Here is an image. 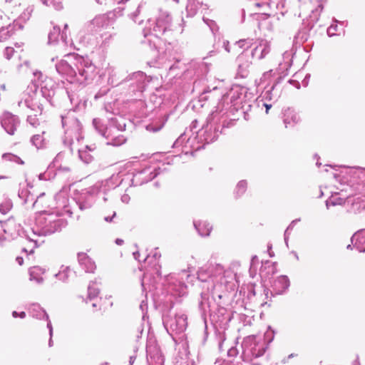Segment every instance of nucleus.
<instances>
[{"mask_svg":"<svg viewBox=\"0 0 365 365\" xmlns=\"http://www.w3.org/2000/svg\"><path fill=\"white\" fill-rule=\"evenodd\" d=\"M70 61L61 60L56 63L57 73L71 83L83 84L92 77L96 66L88 59L82 56H68Z\"/></svg>","mask_w":365,"mask_h":365,"instance_id":"1","label":"nucleus"},{"mask_svg":"<svg viewBox=\"0 0 365 365\" xmlns=\"http://www.w3.org/2000/svg\"><path fill=\"white\" fill-rule=\"evenodd\" d=\"M245 93V88L242 87H235L227 94H225L222 89L214 87L212 90L205 91L201 95L200 99L217 101V106L220 105V109L223 108L225 111L227 110V119L230 120V113L238 109Z\"/></svg>","mask_w":365,"mask_h":365,"instance_id":"2","label":"nucleus"},{"mask_svg":"<svg viewBox=\"0 0 365 365\" xmlns=\"http://www.w3.org/2000/svg\"><path fill=\"white\" fill-rule=\"evenodd\" d=\"M66 221L53 213H42L36 217L34 227L31 228L32 235H26L29 241L34 243V247L29 252H34V248L38 247L37 237L46 236L60 232L62 228L66 226Z\"/></svg>","mask_w":365,"mask_h":365,"instance_id":"3","label":"nucleus"},{"mask_svg":"<svg viewBox=\"0 0 365 365\" xmlns=\"http://www.w3.org/2000/svg\"><path fill=\"white\" fill-rule=\"evenodd\" d=\"M215 110L207 118L206 125H203L200 133L203 132V141L209 144L216 140L222 133V129L235 125L233 119H227V110L220 109V105L215 106Z\"/></svg>","mask_w":365,"mask_h":365,"instance_id":"4","label":"nucleus"},{"mask_svg":"<svg viewBox=\"0 0 365 365\" xmlns=\"http://www.w3.org/2000/svg\"><path fill=\"white\" fill-rule=\"evenodd\" d=\"M171 21L172 19L168 12L160 11L152 31L151 29L148 28L143 30L144 39L141 43L147 44L150 50L158 53L159 37L170 30Z\"/></svg>","mask_w":365,"mask_h":365,"instance_id":"5","label":"nucleus"},{"mask_svg":"<svg viewBox=\"0 0 365 365\" xmlns=\"http://www.w3.org/2000/svg\"><path fill=\"white\" fill-rule=\"evenodd\" d=\"M61 120L64 130L63 142L65 145L71 147L75 142H79L83 139V125L75 110H69L61 114Z\"/></svg>","mask_w":365,"mask_h":365,"instance_id":"6","label":"nucleus"},{"mask_svg":"<svg viewBox=\"0 0 365 365\" xmlns=\"http://www.w3.org/2000/svg\"><path fill=\"white\" fill-rule=\"evenodd\" d=\"M38 93L45 101L51 106H56L66 98L68 90L63 86L56 85L50 80L45 82Z\"/></svg>","mask_w":365,"mask_h":365,"instance_id":"7","label":"nucleus"},{"mask_svg":"<svg viewBox=\"0 0 365 365\" xmlns=\"http://www.w3.org/2000/svg\"><path fill=\"white\" fill-rule=\"evenodd\" d=\"M267 346L264 339L257 340L254 336L247 338L242 344L243 354L251 361L264 355Z\"/></svg>","mask_w":365,"mask_h":365,"instance_id":"8","label":"nucleus"},{"mask_svg":"<svg viewBox=\"0 0 365 365\" xmlns=\"http://www.w3.org/2000/svg\"><path fill=\"white\" fill-rule=\"evenodd\" d=\"M187 318L184 314H176L163 319V324L168 333L173 338L182 334L187 327Z\"/></svg>","mask_w":365,"mask_h":365,"instance_id":"9","label":"nucleus"},{"mask_svg":"<svg viewBox=\"0 0 365 365\" xmlns=\"http://www.w3.org/2000/svg\"><path fill=\"white\" fill-rule=\"evenodd\" d=\"M93 125L97 132L108 140L107 145L120 146L126 142V138L123 135L118 134L116 136H113V127L111 125L106 126L99 118H94Z\"/></svg>","mask_w":365,"mask_h":365,"instance_id":"10","label":"nucleus"},{"mask_svg":"<svg viewBox=\"0 0 365 365\" xmlns=\"http://www.w3.org/2000/svg\"><path fill=\"white\" fill-rule=\"evenodd\" d=\"M187 271L182 270L180 273L172 274L168 277V292L174 296H184L187 292V286L185 284L184 278L189 277Z\"/></svg>","mask_w":365,"mask_h":365,"instance_id":"11","label":"nucleus"},{"mask_svg":"<svg viewBox=\"0 0 365 365\" xmlns=\"http://www.w3.org/2000/svg\"><path fill=\"white\" fill-rule=\"evenodd\" d=\"M146 356L148 365L164 364V356L156 340L153 338H149L147 341Z\"/></svg>","mask_w":365,"mask_h":365,"instance_id":"12","label":"nucleus"},{"mask_svg":"<svg viewBox=\"0 0 365 365\" xmlns=\"http://www.w3.org/2000/svg\"><path fill=\"white\" fill-rule=\"evenodd\" d=\"M126 81L130 83L129 87L132 92L142 93L150 81L143 72L137 71L129 75L126 78Z\"/></svg>","mask_w":365,"mask_h":365,"instance_id":"13","label":"nucleus"},{"mask_svg":"<svg viewBox=\"0 0 365 365\" xmlns=\"http://www.w3.org/2000/svg\"><path fill=\"white\" fill-rule=\"evenodd\" d=\"M0 123L4 130L8 134L13 135L19 127L21 121L19 116L9 111H5L0 117Z\"/></svg>","mask_w":365,"mask_h":365,"instance_id":"14","label":"nucleus"},{"mask_svg":"<svg viewBox=\"0 0 365 365\" xmlns=\"http://www.w3.org/2000/svg\"><path fill=\"white\" fill-rule=\"evenodd\" d=\"M27 96V94H25ZM41 96L38 93L33 92L32 95L25 96L24 99L19 101V107L25 106L26 108L35 111L37 113L41 114L43 109V103L41 102Z\"/></svg>","mask_w":365,"mask_h":365,"instance_id":"15","label":"nucleus"},{"mask_svg":"<svg viewBox=\"0 0 365 365\" xmlns=\"http://www.w3.org/2000/svg\"><path fill=\"white\" fill-rule=\"evenodd\" d=\"M48 43L55 44L60 43L63 46H67L71 44V41L68 38L67 32L61 31V29L58 26H54L53 29L48 34Z\"/></svg>","mask_w":365,"mask_h":365,"instance_id":"16","label":"nucleus"},{"mask_svg":"<svg viewBox=\"0 0 365 365\" xmlns=\"http://www.w3.org/2000/svg\"><path fill=\"white\" fill-rule=\"evenodd\" d=\"M112 15L111 13L101 14L96 16L93 19H92L89 24H88V28L91 31H98L101 29L107 28L109 25H110L113 20L110 16Z\"/></svg>","mask_w":365,"mask_h":365,"instance_id":"17","label":"nucleus"},{"mask_svg":"<svg viewBox=\"0 0 365 365\" xmlns=\"http://www.w3.org/2000/svg\"><path fill=\"white\" fill-rule=\"evenodd\" d=\"M237 70L236 76L238 78H246L249 74V68L252 64L250 56L245 53L242 52L237 58Z\"/></svg>","mask_w":365,"mask_h":365,"instance_id":"18","label":"nucleus"},{"mask_svg":"<svg viewBox=\"0 0 365 365\" xmlns=\"http://www.w3.org/2000/svg\"><path fill=\"white\" fill-rule=\"evenodd\" d=\"M159 174L158 170L151 171L149 168L143 169L133 176V182L135 185H142L154 179Z\"/></svg>","mask_w":365,"mask_h":365,"instance_id":"19","label":"nucleus"},{"mask_svg":"<svg viewBox=\"0 0 365 365\" xmlns=\"http://www.w3.org/2000/svg\"><path fill=\"white\" fill-rule=\"evenodd\" d=\"M187 131L184 132L182 134H181L179 138L174 142L173 147L174 148H178L180 146H182L185 148H190L192 149H194L195 150H200L201 148H203V145H195L194 141L197 136L194 137H187Z\"/></svg>","mask_w":365,"mask_h":365,"instance_id":"20","label":"nucleus"},{"mask_svg":"<svg viewBox=\"0 0 365 365\" xmlns=\"http://www.w3.org/2000/svg\"><path fill=\"white\" fill-rule=\"evenodd\" d=\"M270 43L266 40H261L252 50L251 57L253 59L262 60L270 52Z\"/></svg>","mask_w":365,"mask_h":365,"instance_id":"21","label":"nucleus"},{"mask_svg":"<svg viewBox=\"0 0 365 365\" xmlns=\"http://www.w3.org/2000/svg\"><path fill=\"white\" fill-rule=\"evenodd\" d=\"M282 79V77H279L272 86H267L264 87V91L262 92L261 95L264 100L267 101H276L278 99L279 93L277 91L276 88Z\"/></svg>","mask_w":365,"mask_h":365,"instance_id":"22","label":"nucleus"},{"mask_svg":"<svg viewBox=\"0 0 365 365\" xmlns=\"http://www.w3.org/2000/svg\"><path fill=\"white\" fill-rule=\"evenodd\" d=\"M314 27V22L312 19L304 20L302 26L295 36V38L302 42L307 41L309 36V33Z\"/></svg>","mask_w":365,"mask_h":365,"instance_id":"23","label":"nucleus"},{"mask_svg":"<svg viewBox=\"0 0 365 365\" xmlns=\"http://www.w3.org/2000/svg\"><path fill=\"white\" fill-rule=\"evenodd\" d=\"M354 247L360 252H365V229L356 232L351 238Z\"/></svg>","mask_w":365,"mask_h":365,"instance_id":"24","label":"nucleus"},{"mask_svg":"<svg viewBox=\"0 0 365 365\" xmlns=\"http://www.w3.org/2000/svg\"><path fill=\"white\" fill-rule=\"evenodd\" d=\"M78 259L80 266L86 272L92 273L96 269L95 262L86 253H79Z\"/></svg>","mask_w":365,"mask_h":365,"instance_id":"25","label":"nucleus"},{"mask_svg":"<svg viewBox=\"0 0 365 365\" xmlns=\"http://www.w3.org/2000/svg\"><path fill=\"white\" fill-rule=\"evenodd\" d=\"M299 120L298 115L291 108H287L284 111L283 122L285 127L292 126L296 124Z\"/></svg>","mask_w":365,"mask_h":365,"instance_id":"26","label":"nucleus"},{"mask_svg":"<svg viewBox=\"0 0 365 365\" xmlns=\"http://www.w3.org/2000/svg\"><path fill=\"white\" fill-rule=\"evenodd\" d=\"M105 73L108 75V82L109 84L115 86L120 83L119 72L114 67H108Z\"/></svg>","mask_w":365,"mask_h":365,"instance_id":"27","label":"nucleus"},{"mask_svg":"<svg viewBox=\"0 0 365 365\" xmlns=\"http://www.w3.org/2000/svg\"><path fill=\"white\" fill-rule=\"evenodd\" d=\"M29 313L34 318L46 319L48 322L50 321L48 314L38 304H33L30 308Z\"/></svg>","mask_w":365,"mask_h":365,"instance_id":"28","label":"nucleus"},{"mask_svg":"<svg viewBox=\"0 0 365 365\" xmlns=\"http://www.w3.org/2000/svg\"><path fill=\"white\" fill-rule=\"evenodd\" d=\"M274 287L278 289L277 294H282L289 287V279L287 276L282 275L274 282Z\"/></svg>","mask_w":365,"mask_h":365,"instance_id":"29","label":"nucleus"},{"mask_svg":"<svg viewBox=\"0 0 365 365\" xmlns=\"http://www.w3.org/2000/svg\"><path fill=\"white\" fill-rule=\"evenodd\" d=\"M45 132H42L41 134L34 135L30 139L31 143L37 149L44 148L47 145L46 139L43 136Z\"/></svg>","mask_w":365,"mask_h":365,"instance_id":"30","label":"nucleus"},{"mask_svg":"<svg viewBox=\"0 0 365 365\" xmlns=\"http://www.w3.org/2000/svg\"><path fill=\"white\" fill-rule=\"evenodd\" d=\"M194 226L199 235L202 237L208 236L212 227L207 222H194Z\"/></svg>","mask_w":365,"mask_h":365,"instance_id":"31","label":"nucleus"},{"mask_svg":"<svg viewBox=\"0 0 365 365\" xmlns=\"http://www.w3.org/2000/svg\"><path fill=\"white\" fill-rule=\"evenodd\" d=\"M101 282L97 279L91 282L88 287V297L90 300L94 299L96 298L100 293L99 285Z\"/></svg>","mask_w":365,"mask_h":365,"instance_id":"32","label":"nucleus"},{"mask_svg":"<svg viewBox=\"0 0 365 365\" xmlns=\"http://www.w3.org/2000/svg\"><path fill=\"white\" fill-rule=\"evenodd\" d=\"M116 180L117 177L112 176L102 182L101 186L100 187V192L106 193L107 191L117 187L118 186V183L115 182Z\"/></svg>","mask_w":365,"mask_h":365,"instance_id":"33","label":"nucleus"},{"mask_svg":"<svg viewBox=\"0 0 365 365\" xmlns=\"http://www.w3.org/2000/svg\"><path fill=\"white\" fill-rule=\"evenodd\" d=\"M15 26V24H9L0 28V42L9 39L14 34Z\"/></svg>","mask_w":365,"mask_h":365,"instance_id":"34","label":"nucleus"},{"mask_svg":"<svg viewBox=\"0 0 365 365\" xmlns=\"http://www.w3.org/2000/svg\"><path fill=\"white\" fill-rule=\"evenodd\" d=\"M202 3L199 0H187L186 11L190 16H195L201 7Z\"/></svg>","mask_w":365,"mask_h":365,"instance_id":"35","label":"nucleus"},{"mask_svg":"<svg viewBox=\"0 0 365 365\" xmlns=\"http://www.w3.org/2000/svg\"><path fill=\"white\" fill-rule=\"evenodd\" d=\"M63 158V155L61 153H58L53 159V162L51 163V165L54 168H56L58 171L66 173L69 172L71 169L68 166L61 165Z\"/></svg>","mask_w":365,"mask_h":365,"instance_id":"36","label":"nucleus"},{"mask_svg":"<svg viewBox=\"0 0 365 365\" xmlns=\"http://www.w3.org/2000/svg\"><path fill=\"white\" fill-rule=\"evenodd\" d=\"M254 39L253 38H243L236 41L234 44L233 51L238 52L236 48H239L240 49H243L242 52H245L247 49L250 48L253 44Z\"/></svg>","mask_w":365,"mask_h":365,"instance_id":"37","label":"nucleus"},{"mask_svg":"<svg viewBox=\"0 0 365 365\" xmlns=\"http://www.w3.org/2000/svg\"><path fill=\"white\" fill-rule=\"evenodd\" d=\"M158 248H156L154 251V252L153 253L152 255H148L146 256V257L144 259V262L145 261H148L149 264H150L152 262V259H153L154 260L157 261L156 263L154 264V267L156 270V273L158 274V275H160V270L159 269L160 268V265L158 263V260L161 257V255L159 252H158Z\"/></svg>","mask_w":365,"mask_h":365,"instance_id":"38","label":"nucleus"},{"mask_svg":"<svg viewBox=\"0 0 365 365\" xmlns=\"http://www.w3.org/2000/svg\"><path fill=\"white\" fill-rule=\"evenodd\" d=\"M68 99L71 103L73 106L74 109H78L81 104V99L80 98V95L75 92H70L68 91V96L64 100Z\"/></svg>","mask_w":365,"mask_h":365,"instance_id":"39","label":"nucleus"},{"mask_svg":"<svg viewBox=\"0 0 365 365\" xmlns=\"http://www.w3.org/2000/svg\"><path fill=\"white\" fill-rule=\"evenodd\" d=\"M42 273V270L38 267H34L29 271L30 280L35 281L38 284L41 283L43 281L42 277L40 274Z\"/></svg>","mask_w":365,"mask_h":365,"instance_id":"40","label":"nucleus"},{"mask_svg":"<svg viewBox=\"0 0 365 365\" xmlns=\"http://www.w3.org/2000/svg\"><path fill=\"white\" fill-rule=\"evenodd\" d=\"M200 298L199 307L203 312H206L210 308L209 294L203 292L201 293Z\"/></svg>","mask_w":365,"mask_h":365,"instance_id":"41","label":"nucleus"},{"mask_svg":"<svg viewBox=\"0 0 365 365\" xmlns=\"http://www.w3.org/2000/svg\"><path fill=\"white\" fill-rule=\"evenodd\" d=\"M344 202L345 200L344 198L339 197L338 194H336L335 195L331 196L326 200V207L327 209H329L331 205H341L342 204H344Z\"/></svg>","mask_w":365,"mask_h":365,"instance_id":"42","label":"nucleus"},{"mask_svg":"<svg viewBox=\"0 0 365 365\" xmlns=\"http://www.w3.org/2000/svg\"><path fill=\"white\" fill-rule=\"evenodd\" d=\"M13 203L11 200L4 198L0 203V212L5 215L8 213L12 208Z\"/></svg>","mask_w":365,"mask_h":365,"instance_id":"43","label":"nucleus"},{"mask_svg":"<svg viewBox=\"0 0 365 365\" xmlns=\"http://www.w3.org/2000/svg\"><path fill=\"white\" fill-rule=\"evenodd\" d=\"M143 5H144V3H143V2L140 3L138 4V6H137V8L135 9V10L133 12H131L130 14H129V15H128L130 19H132L135 23L138 22V24H141L143 21V19L138 21V17L141 14Z\"/></svg>","mask_w":365,"mask_h":365,"instance_id":"44","label":"nucleus"},{"mask_svg":"<svg viewBox=\"0 0 365 365\" xmlns=\"http://www.w3.org/2000/svg\"><path fill=\"white\" fill-rule=\"evenodd\" d=\"M2 159L6 161L14 162L19 165H24V162L17 155L12 153H4L2 155Z\"/></svg>","mask_w":365,"mask_h":365,"instance_id":"45","label":"nucleus"},{"mask_svg":"<svg viewBox=\"0 0 365 365\" xmlns=\"http://www.w3.org/2000/svg\"><path fill=\"white\" fill-rule=\"evenodd\" d=\"M41 1L46 6H52L56 10L63 9L62 0H41Z\"/></svg>","mask_w":365,"mask_h":365,"instance_id":"46","label":"nucleus"},{"mask_svg":"<svg viewBox=\"0 0 365 365\" xmlns=\"http://www.w3.org/2000/svg\"><path fill=\"white\" fill-rule=\"evenodd\" d=\"M79 158L85 163H90L93 160V156L86 150H79Z\"/></svg>","mask_w":365,"mask_h":365,"instance_id":"47","label":"nucleus"},{"mask_svg":"<svg viewBox=\"0 0 365 365\" xmlns=\"http://www.w3.org/2000/svg\"><path fill=\"white\" fill-rule=\"evenodd\" d=\"M247 183L246 182V180H240L237 183V185L236 186L235 192L236 197H240L243 193H245V192L246 191V189H247Z\"/></svg>","mask_w":365,"mask_h":365,"instance_id":"48","label":"nucleus"},{"mask_svg":"<svg viewBox=\"0 0 365 365\" xmlns=\"http://www.w3.org/2000/svg\"><path fill=\"white\" fill-rule=\"evenodd\" d=\"M165 123L164 122H157V123H151L146 125V130L149 132L156 133L162 129Z\"/></svg>","mask_w":365,"mask_h":365,"instance_id":"49","label":"nucleus"},{"mask_svg":"<svg viewBox=\"0 0 365 365\" xmlns=\"http://www.w3.org/2000/svg\"><path fill=\"white\" fill-rule=\"evenodd\" d=\"M197 278L202 282H207L209 284H210L211 288H213L212 280H210V277L207 276L205 272L202 270L199 271Z\"/></svg>","mask_w":365,"mask_h":365,"instance_id":"50","label":"nucleus"},{"mask_svg":"<svg viewBox=\"0 0 365 365\" xmlns=\"http://www.w3.org/2000/svg\"><path fill=\"white\" fill-rule=\"evenodd\" d=\"M114 34L106 32L101 35V38L102 39L101 45L102 46H106L108 45L110 40L113 38Z\"/></svg>","mask_w":365,"mask_h":365,"instance_id":"51","label":"nucleus"},{"mask_svg":"<svg viewBox=\"0 0 365 365\" xmlns=\"http://www.w3.org/2000/svg\"><path fill=\"white\" fill-rule=\"evenodd\" d=\"M18 195H19V198H21L23 200V202L24 204H26L30 201V199H29L30 196H29V192L26 189H23V190H19Z\"/></svg>","mask_w":365,"mask_h":365,"instance_id":"52","label":"nucleus"},{"mask_svg":"<svg viewBox=\"0 0 365 365\" xmlns=\"http://www.w3.org/2000/svg\"><path fill=\"white\" fill-rule=\"evenodd\" d=\"M70 271L68 268H66L63 271L59 272L58 274H56L55 276L58 278L61 281H66L68 279V272Z\"/></svg>","mask_w":365,"mask_h":365,"instance_id":"53","label":"nucleus"},{"mask_svg":"<svg viewBox=\"0 0 365 365\" xmlns=\"http://www.w3.org/2000/svg\"><path fill=\"white\" fill-rule=\"evenodd\" d=\"M27 122L33 127H36L39 125V120L36 117V114L34 115H28Z\"/></svg>","mask_w":365,"mask_h":365,"instance_id":"54","label":"nucleus"},{"mask_svg":"<svg viewBox=\"0 0 365 365\" xmlns=\"http://www.w3.org/2000/svg\"><path fill=\"white\" fill-rule=\"evenodd\" d=\"M334 21L336 23L335 24H331L328 29H327V34L329 36H333L336 34V31H337V23L339 22L337 20L334 19Z\"/></svg>","mask_w":365,"mask_h":365,"instance_id":"55","label":"nucleus"},{"mask_svg":"<svg viewBox=\"0 0 365 365\" xmlns=\"http://www.w3.org/2000/svg\"><path fill=\"white\" fill-rule=\"evenodd\" d=\"M204 21L207 24V26L210 28V30L213 34H215L218 30V27L216 25L215 22L212 20L210 19H204Z\"/></svg>","mask_w":365,"mask_h":365,"instance_id":"56","label":"nucleus"},{"mask_svg":"<svg viewBox=\"0 0 365 365\" xmlns=\"http://www.w3.org/2000/svg\"><path fill=\"white\" fill-rule=\"evenodd\" d=\"M266 264H268L269 271L265 274L268 277L269 274L272 275L276 272V265L274 263H271L269 261L266 262Z\"/></svg>","mask_w":365,"mask_h":365,"instance_id":"57","label":"nucleus"},{"mask_svg":"<svg viewBox=\"0 0 365 365\" xmlns=\"http://www.w3.org/2000/svg\"><path fill=\"white\" fill-rule=\"evenodd\" d=\"M14 48L8 46L5 48L4 55L6 59L9 60L14 55Z\"/></svg>","mask_w":365,"mask_h":365,"instance_id":"58","label":"nucleus"},{"mask_svg":"<svg viewBox=\"0 0 365 365\" xmlns=\"http://www.w3.org/2000/svg\"><path fill=\"white\" fill-rule=\"evenodd\" d=\"M78 205L80 210H86L88 208H90L92 206V203L90 202H88V201H86V202L79 201L78 202Z\"/></svg>","mask_w":365,"mask_h":365,"instance_id":"59","label":"nucleus"},{"mask_svg":"<svg viewBox=\"0 0 365 365\" xmlns=\"http://www.w3.org/2000/svg\"><path fill=\"white\" fill-rule=\"evenodd\" d=\"M268 4L269 6L274 5L277 9H279V7L283 8L284 6L283 0H269Z\"/></svg>","mask_w":365,"mask_h":365,"instance_id":"60","label":"nucleus"},{"mask_svg":"<svg viewBox=\"0 0 365 365\" xmlns=\"http://www.w3.org/2000/svg\"><path fill=\"white\" fill-rule=\"evenodd\" d=\"M47 328L49 330V335H50V339H49V341H48V346L51 347V346H53V341H52L53 327H52V324H51V321H48V322H47Z\"/></svg>","mask_w":365,"mask_h":365,"instance_id":"61","label":"nucleus"},{"mask_svg":"<svg viewBox=\"0 0 365 365\" xmlns=\"http://www.w3.org/2000/svg\"><path fill=\"white\" fill-rule=\"evenodd\" d=\"M112 127H113V136H116L118 134H116L115 133V128H116V131L117 132H119V131H123L125 130V124H119L118 125H115V127L113 125H110Z\"/></svg>","mask_w":365,"mask_h":365,"instance_id":"62","label":"nucleus"},{"mask_svg":"<svg viewBox=\"0 0 365 365\" xmlns=\"http://www.w3.org/2000/svg\"><path fill=\"white\" fill-rule=\"evenodd\" d=\"M222 47L227 53H230L232 51L231 47L230 46V42L227 40L223 41Z\"/></svg>","mask_w":365,"mask_h":365,"instance_id":"63","label":"nucleus"},{"mask_svg":"<svg viewBox=\"0 0 365 365\" xmlns=\"http://www.w3.org/2000/svg\"><path fill=\"white\" fill-rule=\"evenodd\" d=\"M12 317L14 318H16L19 317L21 319H24L26 317V313L24 312H21L20 313H18L16 311H14L12 312Z\"/></svg>","mask_w":365,"mask_h":365,"instance_id":"64","label":"nucleus"}]
</instances>
